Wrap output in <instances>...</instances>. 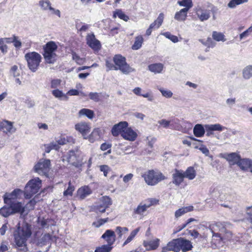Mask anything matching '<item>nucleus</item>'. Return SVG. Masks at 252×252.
Listing matches in <instances>:
<instances>
[{"instance_id": "c03bdc74", "label": "nucleus", "mask_w": 252, "mask_h": 252, "mask_svg": "<svg viewBox=\"0 0 252 252\" xmlns=\"http://www.w3.org/2000/svg\"><path fill=\"white\" fill-rule=\"evenodd\" d=\"M140 230V227H138L136 228L135 229L132 231L129 235V236L127 237L126 240L125 241V242L123 244V246H125L130 243L135 237V236L136 235V234L138 233V232Z\"/></svg>"}, {"instance_id": "0eeeda50", "label": "nucleus", "mask_w": 252, "mask_h": 252, "mask_svg": "<svg viewBox=\"0 0 252 252\" xmlns=\"http://www.w3.org/2000/svg\"><path fill=\"white\" fill-rule=\"evenodd\" d=\"M57 49V46L53 41H50L46 44L43 56L47 63H53L55 62L57 56L55 51Z\"/></svg>"}, {"instance_id": "7ed1b4c3", "label": "nucleus", "mask_w": 252, "mask_h": 252, "mask_svg": "<svg viewBox=\"0 0 252 252\" xmlns=\"http://www.w3.org/2000/svg\"><path fill=\"white\" fill-rule=\"evenodd\" d=\"M145 183L149 186H154L167 179L161 172L154 170H148L142 175Z\"/></svg>"}, {"instance_id": "ea45409f", "label": "nucleus", "mask_w": 252, "mask_h": 252, "mask_svg": "<svg viewBox=\"0 0 252 252\" xmlns=\"http://www.w3.org/2000/svg\"><path fill=\"white\" fill-rule=\"evenodd\" d=\"M79 116H86L88 118L91 119L94 117V113L90 109L83 108L79 111Z\"/></svg>"}, {"instance_id": "338daca9", "label": "nucleus", "mask_w": 252, "mask_h": 252, "mask_svg": "<svg viewBox=\"0 0 252 252\" xmlns=\"http://www.w3.org/2000/svg\"><path fill=\"white\" fill-rule=\"evenodd\" d=\"M72 58L77 63L81 64L82 63L83 59L80 58V57L76 53H74L72 54Z\"/></svg>"}, {"instance_id": "9b49d317", "label": "nucleus", "mask_w": 252, "mask_h": 252, "mask_svg": "<svg viewBox=\"0 0 252 252\" xmlns=\"http://www.w3.org/2000/svg\"><path fill=\"white\" fill-rule=\"evenodd\" d=\"M220 157L225 159L230 165H237L241 156L236 153L220 154Z\"/></svg>"}, {"instance_id": "cd10ccee", "label": "nucleus", "mask_w": 252, "mask_h": 252, "mask_svg": "<svg viewBox=\"0 0 252 252\" xmlns=\"http://www.w3.org/2000/svg\"><path fill=\"white\" fill-rule=\"evenodd\" d=\"M183 174L185 178L191 180L195 178L196 172L193 167L190 166L186 169V171L183 172Z\"/></svg>"}, {"instance_id": "9d476101", "label": "nucleus", "mask_w": 252, "mask_h": 252, "mask_svg": "<svg viewBox=\"0 0 252 252\" xmlns=\"http://www.w3.org/2000/svg\"><path fill=\"white\" fill-rule=\"evenodd\" d=\"M87 44L92 49L97 51L100 49L101 44L100 41L96 39L93 33L88 34L86 36Z\"/></svg>"}, {"instance_id": "393cba45", "label": "nucleus", "mask_w": 252, "mask_h": 252, "mask_svg": "<svg viewBox=\"0 0 252 252\" xmlns=\"http://www.w3.org/2000/svg\"><path fill=\"white\" fill-rule=\"evenodd\" d=\"M159 240L156 238L153 240L144 241L143 244L144 247L147 250H154L157 249L159 246Z\"/></svg>"}, {"instance_id": "4d7b16f0", "label": "nucleus", "mask_w": 252, "mask_h": 252, "mask_svg": "<svg viewBox=\"0 0 252 252\" xmlns=\"http://www.w3.org/2000/svg\"><path fill=\"white\" fill-rule=\"evenodd\" d=\"M74 187L72 186L71 185L70 182H69L68 187L67 189L64 191L63 195L64 196H67V195L71 196V195H72V192L74 191Z\"/></svg>"}, {"instance_id": "4468645a", "label": "nucleus", "mask_w": 252, "mask_h": 252, "mask_svg": "<svg viewBox=\"0 0 252 252\" xmlns=\"http://www.w3.org/2000/svg\"><path fill=\"white\" fill-rule=\"evenodd\" d=\"M169 251L180 252L179 238L173 239L169 242L166 246L162 248L161 252H168Z\"/></svg>"}, {"instance_id": "f8f14e48", "label": "nucleus", "mask_w": 252, "mask_h": 252, "mask_svg": "<svg viewBox=\"0 0 252 252\" xmlns=\"http://www.w3.org/2000/svg\"><path fill=\"white\" fill-rule=\"evenodd\" d=\"M196 14L200 21H206L210 17V10L198 6L195 9Z\"/></svg>"}, {"instance_id": "2f4dec72", "label": "nucleus", "mask_w": 252, "mask_h": 252, "mask_svg": "<svg viewBox=\"0 0 252 252\" xmlns=\"http://www.w3.org/2000/svg\"><path fill=\"white\" fill-rule=\"evenodd\" d=\"M51 239V235L49 233L45 234L38 239L37 242L38 245L40 247L47 245L50 243Z\"/></svg>"}, {"instance_id": "bb28decb", "label": "nucleus", "mask_w": 252, "mask_h": 252, "mask_svg": "<svg viewBox=\"0 0 252 252\" xmlns=\"http://www.w3.org/2000/svg\"><path fill=\"white\" fill-rule=\"evenodd\" d=\"M149 205H146L145 203H140L133 210V213L140 216H143Z\"/></svg>"}, {"instance_id": "20e7f679", "label": "nucleus", "mask_w": 252, "mask_h": 252, "mask_svg": "<svg viewBox=\"0 0 252 252\" xmlns=\"http://www.w3.org/2000/svg\"><path fill=\"white\" fill-rule=\"evenodd\" d=\"M41 187V181L39 178L30 180L27 184L24 190L25 198L30 199L37 193Z\"/></svg>"}, {"instance_id": "37998d69", "label": "nucleus", "mask_w": 252, "mask_h": 252, "mask_svg": "<svg viewBox=\"0 0 252 252\" xmlns=\"http://www.w3.org/2000/svg\"><path fill=\"white\" fill-rule=\"evenodd\" d=\"M116 16H118L120 19L123 20L125 21H127L129 19L128 17L120 9L117 10L114 12L113 14V17L116 18Z\"/></svg>"}, {"instance_id": "69168bd1", "label": "nucleus", "mask_w": 252, "mask_h": 252, "mask_svg": "<svg viewBox=\"0 0 252 252\" xmlns=\"http://www.w3.org/2000/svg\"><path fill=\"white\" fill-rule=\"evenodd\" d=\"M106 66L108 68V70H117V68L112 63H111L110 62L108 61H106Z\"/></svg>"}, {"instance_id": "49530a36", "label": "nucleus", "mask_w": 252, "mask_h": 252, "mask_svg": "<svg viewBox=\"0 0 252 252\" xmlns=\"http://www.w3.org/2000/svg\"><path fill=\"white\" fill-rule=\"evenodd\" d=\"M101 205L104 207L108 208L112 204L111 199L107 196H103L100 199Z\"/></svg>"}, {"instance_id": "39448f33", "label": "nucleus", "mask_w": 252, "mask_h": 252, "mask_svg": "<svg viewBox=\"0 0 252 252\" xmlns=\"http://www.w3.org/2000/svg\"><path fill=\"white\" fill-rule=\"evenodd\" d=\"M113 62L117 70H120L123 74H128L135 70L126 62V58L120 55H116L113 58Z\"/></svg>"}, {"instance_id": "6ab92c4d", "label": "nucleus", "mask_w": 252, "mask_h": 252, "mask_svg": "<svg viewBox=\"0 0 252 252\" xmlns=\"http://www.w3.org/2000/svg\"><path fill=\"white\" fill-rule=\"evenodd\" d=\"M92 193V190L88 186H83L80 188L77 192L76 197L79 199H84Z\"/></svg>"}, {"instance_id": "f257e3e1", "label": "nucleus", "mask_w": 252, "mask_h": 252, "mask_svg": "<svg viewBox=\"0 0 252 252\" xmlns=\"http://www.w3.org/2000/svg\"><path fill=\"white\" fill-rule=\"evenodd\" d=\"M32 235L30 227L28 225L19 226L14 232V242L16 248L22 252H26L28 251L27 241Z\"/></svg>"}, {"instance_id": "09e8293b", "label": "nucleus", "mask_w": 252, "mask_h": 252, "mask_svg": "<svg viewBox=\"0 0 252 252\" xmlns=\"http://www.w3.org/2000/svg\"><path fill=\"white\" fill-rule=\"evenodd\" d=\"M112 249V247L107 244L104 245L101 247L96 248L94 252H109Z\"/></svg>"}, {"instance_id": "774afa93", "label": "nucleus", "mask_w": 252, "mask_h": 252, "mask_svg": "<svg viewBox=\"0 0 252 252\" xmlns=\"http://www.w3.org/2000/svg\"><path fill=\"white\" fill-rule=\"evenodd\" d=\"M133 177V175L132 173H129L125 175L123 178V181L126 183L132 179Z\"/></svg>"}, {"instance_id": "c756f323", "label": "nucleus", "mask_w": 252, "mask_h": 252, "mask_svg": "<svg viewBox=\"0 0 252 252\" xmlns=\"http://www.w3.org/2000/svg\"><path fill=\"white\" fill-rule=\"evenodd\" d=\"M149 69L155 73H160L163 68V64L161 63H153L148 66Z\"/></svg>"}, {"instance_id": "dca6fc26", "label": "nucleus", "mask_w": 252, "mask_h": 252, "mask_svg": "<svg viewBox=\"0 0 252 252\" xmlns=\"http://www.w3.org/2000/svg\"><path fill=\"white\" fill-rule=\"evenodd\" d=\"M127 126L128 123L126 122H121L118 124L115 125L111 129L112 134L114 136H117L119 134L122 135V133Z\"/></svg>"}, {"instance_id": "1a4fd4ad", "label": "nucleus", "mask_w": 252, "mask_h": 252, "mask_svg": "<svg viewBox=\"0 0 252 252\" xmlns=\"http://www.w3.org/2000/svg\"><path fill=\"white\" fill-rule=\"evenodd\" d=\"M23 191L20 189H14L11 193H6L3 196L4 202L8 205L16 201V200L20 198Z\"/></svg>"}, {"instance_id": "5701e85b", "label": "nucleus", "mask_w": 252, "mask_h": 252, "mask_svg": "<svg viewBox=\"0 0 252 252\" xmlns=\"http://www.w3.org/2000/svg\"><path fill=\"white\" fill-rule=\"evenodd\" d=\"M10 205L12 209L13 214L16 213H20L21 215H23L25 212V207L23 206L21 202L15 201L11 204H8Z\"/></svg>"}, {"instance_id": "a19ab883", "label": "nucleus", "mask_w": 252, "mask_h": 252, "mask_svg": "<svg viewBox=\"0 0 252 252\" xmlns=\"http://www.w3.org/2000/svg\"><path fill=\"white\" fill-rule=\"evenodd\" d=\"M205 128H207L209 130L212 131H222L224 127L220 125V124H216L214 125H206L205 126Z\"/></svg>"}, {"instance_id": "c85d7f7f", "label": "nucleus", "mask_w": 252, "mask_h": 252, "mask_svg": "<svg viewBox=\"0 0 252 252\" xmlns=\"http://www.w3.org/2000/svg\"><path fill=\"white\" fill-rule=\"evenodd\" d=\"M193 209V207L192 206L180 208L175 212V217L178 219L185 214L192 211Z\"/></svg>"}, {"instance_id": "ddd939ff", "label": "nucleus", "mask_w": 252, "mask_h": 252, "mask_svg": "<svg viewBox=\"0 0 252 252\" xmlns=\"http://www.w3.org/2000/svg\"><path fill=\"white\" fill-rule=\"evenodd\" d=\"M13 122L3 120L0 122V131L5 134L12 133L15 132L16 128L13 127Z\"/></svg>"}, {"instance_id": "a878e982", "label": "nucleus", "mask_w": 252, "mask_h": 252, "mask_svg": "<svg viewBox=\"0 0 252 252\" xmlns=\"http://www.w3.org/2000/svg\"><path fill=\"white\" fill-rule=\"evenodd\" d=\"M252 161L249 158H241L239 160L237 165L243 171H247L249 168Z\"/></svg>"}, {"instance_id": "f3484780", "label": "nucleus", "mask_w": 252, "mask_h": 252, "mask_svg": "<svg viewBox=\"0 0 252 252\" xmlns=\"http://www.w3.org/2000/svg\"><path fill=\"white\" fill-rule=\"evenodd\" d=\"M63 160H66L68 163L75 167H78L80 165L76 154L75 152L73 150L69 151L66 156L63 157Z\"/></svg>"}, {"instance_id": "aec40b11", "label": "nucleus", "mask_w": 252, "mask_h": 252, "mask_svg": "<svg viewBox=\"0 0 252 252\" xmlns=\"http://www.w3.org/2000/svg\"><path fill=\"white\" fill-rule=\"evenodd\" d=\"M179 245L180 251L183 252H186L191 250L192 246L190 241L183 238H179Z\"/></svg>"}, {"instance_id": "6e6552de", "label": "nucleus", "mask_w": 252, "mask_h": 252, "mask_svg": "<svg viewBox=\"0 0 252 252\" xmlns=\"http://www.w3.org/2000/svg\"><path fill=\"white\" fill-rule=\"evenodd\" d=\"M50 160L41 159L34 166V171L40 175L47 176L50 170Z\"/></svg>"}, {"instance_id": "4be33fe9", "label": "nucleus", "mask_w": 252, "mask_h": 252, "mask_svg": "<svg viewBox=\"0 0 252 252\" xmlns=\"http://www.w3.org/2000/svg\"><path fill=\"white\" fill-rule=\"evenodd\" d=\"M173 183L176 186H179L184 180L185 178L183 174V171L175 169V173L172 175Z\"/></svg>"}, {"instance_id": "7c9ffc66", "label": "nucleus", "mask_w": 252, "mask_h": 252, "mask_svg": "<svg viewBox=\"0 0 252 252\" xmlns=\"http://www.w3.org/2000/svg\"><path fill=\"white\" fill-rule=\"evenodd\" d=\"M205 132V129L201 124H196L193 128V133L196 137H202L204 135Z\"/></svg>"}, {"instance_id": "8fccbe9b", "label": "nucleus", "mask_w": 252, "mask_h": 252, "mask_svg": "<svg viewBox=\"0 0 252 252\" xmlns=\"http://www.w3.org/2000/svg\"><path fill=\"white\" fill-rule=\"evenodd\" d=\"M195 148L199 149L206 156L209 157L212 159L213 158L212 156H209V150L205 145H201L200 147L195 146Z\"/></svg>"}, {"instance_id": "412c9836", "label": "nucleus", "mask_w": 252, "mask_h": 252, "mask_svg": "<svg viewBox=\"0 0 252 252\" xmlns=\"http://www.w3.org/2000/svg\"><path fill=\"white\" fill-rule=\"evenodd\" d=\"M101 237L105 240L107 244L111 246L114 243L116 240L115 232L111 230H107L102 235Z\"/></svg>"}, {"instance_id": "c9c22d12", "label": "nucleus", "mask_w": 252, "mask_h": 252, "mask_svg": "<svg viewBox=\"0 0 252 252\" xmlns=\"http://www.w3.org/2000/svg\"><path fill=\"white\" fill-rule=\"evenodd\" d=\"M12 209L10 205H5L0 209V214L5 217L7 218L8 216L13 215Z\"/></svg>"}, {"instance_id": "603ef678", "label": "nucleus", "mask_w": 252, "mask_h": 252, "mask_svg": "<svg viewBox=\"0 0 252 252\" xmlns=\"http://www.w3.org/2000/svg\"><path fill=\"white\" fill-rule=\"evenodd\" d=\"M158 90L161 92L162 95L167 98H170L173 95V93L169 90H164L162 88H159Z\"/></svg>"}, {"instance_id": "3c124183", "label": "nucleus", "mask_w": 252, "mask_h": 252, "mask_svg": "<svg viewBox=\"0 0 252 252\" xmlns=\"http://www.w3.org/2000/svg\"><path fill=\"white\" fill-rule=\"evenodd\" d=\"M162 34L165 36L167 38L171 40L174 43H176L179 41L177 36L171 34L169 32H164L162 33Z\"/></svg>"}, {"instance_id": "4c0bfd02", "label": "nucleus", "mask_w": 252, "mask_h": 252, "mask_svg": "<svg viewBox=\"0 0 252 252\" xmlns=\"http://www.w3.org/2000/svg\"><path fill=\"white\" fill-rule=\"evenodd\" d=\"M144 39L141 35H138L135 38V41L131 48L133 50H138L141 48Z\"/></svg>"}, {"instance_id": "0e129e2a", "label": "nucleus", "mask_w": 252, "mask_h": 252, "mask_svg": "<svg viewBox=\"0 0 252 252\" xmlns=\"http://www.w3.org/2000/svg\"><path fill=\"white\" fill-rule=\"evenodd\" d=\"M188 234L194 239L197 238L200 235L198 231L195 230H188Z\"/></svg>"}, {"instance_id": "052dcab7", "label": "nucleus", "mask_w": 252, "mask_h": 252, "mask_svg": "<svg viewBox=\"0 0 252 252\" xmlns=\"http://www.w3.org/2000/svg\"><path fill=\"white\" fill-rule=\"evenodd\" d=\"M14 43V46L16 48H20L22 45L21 42L18 40V37L15 35L13 36V42Z\"/></svg>"}, {"instance_id": "473e14b6", "label": "nucleus", "mask_w": 252, "mask_h": 252, "mask_svg": "<svg viewBox=\"0 0 252 252\" xmlns=\"http://www.w3.org/2000/svg\"><path fill=\"white\" fill-rule=\"evenodd\" d=\"M100 138V130L99 128H95L88 137L89 141L93 143L95 140H98Z\"/></svg>"}, {"instance_id": "e2e57ef3", "label": "nucleus", "mask_w": 252, "mask_h": 252, "mask_svg": "<svg viewBox=\"0 0 252 252\" xmlns=\"http://www.w3.org/2000/svg\"><path fill=\"white\" fill-rule=\"evenodd\" d=\"M108 220V218H105V219H100L97 220L96 222H94V224H96V226L97 227H99L103 224H104L105 222H107Z\"/></svg>"}, {"instance_id": "f03ea898", "label": "nucleus", "mask_w": 252, "mask_h": 252, "mask_svg": "<svg viewBox=\"0 0 252 252\" xmlns=\"http://www.w3.org/2000/svg\"><path fill=\"white\" fill-rule=\"evenodd\" d=\"M208 228L213 233L212 243L216 246L220 244L223 240L229 239L231 236V232L226 231V229L220 222L212 223Z\"/></svg>"}, {"instance_id": "a18cd8bd", "label": "nucleus", "mask_w": 252, "mask_h": 252, "mask_svg": "<svg viewBox=\"0 0 252 252\" xmlns=\"http://www.w3.org/2000/svg\"><path fill=\"white\" fill-rule=\"evenodd\" d=\"M248 0H231L227 4V6L230 8H234L237 5L246 3Z\"/></svg>"}, {"instance_id": "58836bf2", "label": "nucleus", "mask_w": 252, "mask_h": 252, "mask_svg": "<svg viewBox=\"0 0 252 252\" xmlns=\"http://www.w3.org/2000/svg\"><path fill=\"white\" fill-rule=\"evenodd\" d=\"M243 77L246 79L252 77V65H247L243 69Z\"/></svg>"}, {"instance_id": "f704fd0d", "label": "nucleus", "mask_w": 252, "mask_h": 252, "mask_svg": "<svg viewBox=\"0 0 252 252\" xmlns=\"http://www.w3.org/2000/svg\"><path fill=\"white\" fill-rule=\"evenodd\" d=\"M188 12L186 9H182L176 13L174 18L179 21H185L187 17Z\"/></svg>"}, {"instance_id": "a211bd4d", "label": "nucleus", "mask_w": 252, "mask_h": 252, "mask_svg": "<svg viewBox=\"0 0 252 252\" xmlns=\"http://www.w3.org/2000/svg\"><path fill=\"white\" fill-rule=\"evenodd\" d=\"M122 136L126 140L133 141L136 139L137 134L130 127L127 126L124 132L122 133Z\"/></svg>"}, {"instance_id": "72a5a7b5", "label": "nucleus", "mask_w": 252, "mask_h": 252, "mask_svg": "<svg viewBox=\"0 0 252 252\" xmlns=\"http://www.w3.org/2000/svg\"><path fill=\"white\" fill-rule=\"evenodd\" d=\"M164 19L163 13H160L157 19L150 25V28L152 29H158L162 24Z\"/></svg>"}, {"instance_id": "79ce46f5", "label": "nucleus", "mask_w": 252, "mask_h": 252, "mask_svg": "<svg viewBox=\"0 0 252 252\" xmlns=\"http://www.w3.org/2000/svg\"><path fill=\"white\" fill-rule=\"evenodd\" d=\"M177 3L180 6L185 7L183 9H186L188 11L193 6L192 0H182L178 1Z\"/></svg>"}, {"instance_id": "b1692460", "label": "nucleus", "mask_w": 252, "mask_h": 252, "mask_svg": "<svg viewBox=\"0 0 252 252\" xmlns=\"http://www.w3.org/2000/svg\"><path fill=\"white\" fill-rule=\"evenodd\" d=\"M75 128L80 132L84 137L89 132L90 129L89 126L85 122H80L76 124L75 126Z\"/></svg>"}, {"instance_id": "13d9d810", "label": "nucleus", "mask_w": 252, "mask_h": 252, "mask_svg": "<svg viewBox=\"0 0 252 252\" xmlns=\"http://www.w3.org/2000/svg\"><path fill=\"white\" fill-rule=\"evenodd\" d=\"M61 83L60 79H53L51 82V87L53 89H56L59 87Z\"/></svg>"}, {"instance_id": "2eb2a0df", "label": "nucleus", "mask_w": 252, "mask_h": 252, "mask_svg": "<svg viewBox=\"0 0 252 252\" xmlns=\"http://www.w3.org/2000/svg\"><path fill=\"white\" fill-rule=\"evenodd\" d=\"M39 5L43 10H49L52 13L61 17L59 10H56L51 6V3L49 0H41L39 1Z\"/></svg>"}, {"instance_id": "423d86ee", "label": "nucleus", "mask_w": 252, "mask_h": 252, "mask_svg": "<svg viewBox=\"0 0 252 252\" xmlns=\"http://www.w3.org/2000/svg\"><path fill=\"white\" fill-rule=\"evenodd\" d=\"M25 58L28 63L29 69L32 72H35L41 62V55L37 52H32L26 54Z\"/></svg>"}, {"instance_id": "5fc2aeb1", "label": "nucleus", "mask_w": 252, "mask_h": 252, "mask_svg": "<svg viewBox=\"0 0 252 252\" xmlns=\"http://www.w3.org/2000/svg\"><path fill=\"white\" fill-rule=\"evenodd\" d=\"M100 170L103 172L104 176L106 177L107 174L111 171V169L108 165H102L100 166Z\"/></svg>"}, {"instance_id": "864d4df0", "label": "nucleus", "mask_w": 252, "mask_h": 252, "mask_svg": "<svg viewBox=\"0 0 252 252\" xmlns=\"http://www.w3.org/2000/svg\"><path fill=\"white\" fill-rule=\"evenodd\" d=\"M89 96L91 99L94 100L95 102H98L100 100L99 94L95 93H90Z\"/></svg>"}, {"instance_id": "bf43d9fd", "label": "nucleus", "mask_w": 252, "mask_h": 252, "mask_svg": "<svg viewBox=\"0 0 252 252\" xmlns=\"http://www.w3.org/2000/svg\"><path fill=\"white\" fill-rule=\"evenodd\" d=\"M38 224L42 228H48L49 226L48 220L44 219L39 220Z\"/></svg>"}, {"instance_id": "6e6d98bb", "label": "nucleus", "mask_w": 252, "mask_h": 252, "mask_svg": "<svg viewBox=\"0 0 252 252\" xmlns=\"http://www.w3.org/2000/svg\"><path fill=\"white\" fill-rule=\"evenodd\" d=\"M170 121H167L165 119H161L158 121V123L163 126V127L167 128L170 125Z\"/></svg>"}, {"instance_id": "de8ad7c7", "label": "nucleus", "mask_w": 252, "mask_h": 252, "mask_svg": "<svg viewBox=\"0 0 252 252\" xmlns=\"http://www.w3.org/2000/svg\"><path fill=\"white\" fill-rule=\"evenodd\" d=\"M212 37L213 39L217 41H225V39L224 38V35L220 33L217 32H213Z\"/></svg>"}, {"instance_id": "680f3d73", "label": "nucleus", "mask_w": 252, "mask_h": 252, "mask_svg": "<svg viewBox=\"0 0 252 252\" xmlns=\"http://www.w3.org/2000/svg\"><path fill=\"white\" fill-rule=\"evenodd\" d=\"M18 66L17 65H13L11 67L10 69V73L14 76L17 77L19 75V73L17 72Z\"/></svg>"}, {"instance_id": "e433bc0d", "label": "nucleus", "mask_w": 252, "mask_h": 252, "mask_svg": "<svg viewBox=\"0 0 252 252\" xmlns=\"http://www.w3.org/2000/svg\"><path fill=\"white\" fill-rule=\"evenodd\" d=\"M52 94L56 97L60 99L63 100H67L68 99V96L62 91L58 89H55L52 91Z\"/></svg>"}]
</instances>
